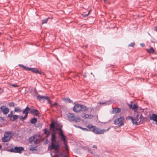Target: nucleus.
<instances>
[{"label": "nucleus", "instance_id": "obj_61", "mask_svg": "<svg viewBox=\"0 0 157 157\" xmlns=\"http://www.w3.org/2000/svg\"><path fill=\"white\" fill-rule=\"evenodd\" d=\"M52 157H56V156H53Z\"/></svg>", "mask_w": 157, "mask_h": 157}, {"label": "nucleus", "instance_id": "obj_27", "mask_svg": "<svg viewBox=\"0 0 157 157\" xmlns=\"http://www.w3.org/2000/svg\"><path fill=\"white\" fill-rule=\"evenodd\" d=\"M148 52L149 53L153 54L154 52V50L152 47H151L148 51Z\"/></svg>", "mask_w": 157, "mask_h": 157}, {"label": "nucleus", "instance_id": "obj_14", "mask_svg": "<svg viewBox=\"0 0 157 157\" xmlns=\"http://www.w3.org/2000/svg\"><path fill=\"white\" fill-rule=\"evenodd\" d=\"M150 119L151 120L157 122V115L155 114H152L151 116L150 117Z\"/></svg>", "mask_w": 157, "mask_h": 157}, {"label": "nucleus", "instance_id": "obj_16", "mask_svg": "<svg viewBox=\"0 0 157 157\" xmlns=\"http://www.w3.org/2000/svg\"><path fill=\"white\" fill-rule=\"evenodd\" d=\"M129 118L131 120L133 124H135L136 125V122L137 121V120L138 119V117L137 116V115L135 119H133L132 117L131 116L129 117Z\"/></svg>", "mask_w": 157, "mask_h": 157}, {"label": "nucleus", "instance_id": "obj_35", "mask_svg": "<svg viewBox=\"0 0 157 157\" xmlns=\"http://www.w3.org/2000/svg\"><path fill=\"white\" fill-rule=\"evenodd\" d=\"M135 44L134 42L131 43L128 45V47H133L135 45Z\"/></svg>", "mask_w": 157, "mask_h": 157}, {"label": "nucleus", "instance_id": "obj_44", "mask_svg": "<svg viewBox=\"0 0 157 157\" xmlns=\"http://www.w3.org/2000/svg\"><path fill=\"white\" fill-rule=\"evenodd\" d=\"M128 106L130 109H132V103H131L130 104H128Z\"/></svg>", "mask_w": 157, "mask_h": 157}, {"label": "nucleus", "instance_id": "obj_7", "mask_svg": "<svg viewBox=\"0 0 157 157\" xmlns=\"http://www.w3.org/2000/svg\"><path fill=\"white\" fill-rule=\"evenodd\" d=\"M60 145L58 144H54L53 142H52L51 144L48 147V149L50 150H54L55 151H58L60 148Z\"/></svg>", "mask_w": 157, "mask_h": 157}, {"label": "nucleus", "instance_id": "obj_59", "mask_svg": "<svg viewBox=\"0 0 157 157\" xmlns=\"http://www.w3.org/2000/svg\"><path fill=\"white\" fill-rule=\"evenodd\" d=\"M64 157H68V156H66Z\"/></svg>", "mask_w": 157, "mask_h": 157}, {"label": "nucleus", "instance_id": "obj_10", "mask_svg": "<svg viewBox=\"0 0 157 157\" xmlns=\"http://www.w3.org/2000/svg\"><path fill=\"white\" fill-rule=\"evenodd\" d=\"M58 124L56 121H52L50 124L49 129L50 130H52L53 131H54L55 130H56V128H58Z\"/></svg>", "mask_w": 157, "mask_h": 157}, {"label": "nucleus", "instance_id": "obj_60", "mask_svg": "<svg viewBox=\"0 0 157 157\" xmlns=\"http://www.w3.org/2000/svg\"><path fill=\"white\" fill-rule=\"evenodd\" d=\"M1 32H0V35H1Z\"/></svg>", "mask_w": 157, "mask_h": 157}, {"label": "nucleus", "instance_id": "obj_8", "mask_svg": "<svg viewBox=\"0 0 157 157\" xmlns=\"http://www.w3.org/2000/svg\"><path fill=\"white\" fill-rule=\"evenodd\" d=\"M24 150V148L22 147H16L14 148H11V149L8 150V151L14 153H21V151Z\"/></svg>", "mask_w": 157, "mask_h": 157}, {"label": "nucleus", "instance_id": "obj_39", "mask_svg": "<svg viewBox=\"0 0 157 157\" xmlns=\"http://www.w3.org/2000/svg\"><path fill=\"white\" fill-rule=\"evenodd\" d=\"M89 117V115L88 114H85L84 116L83 117L84 118H87Z\"/></svg>", "mask_w": 157, "mask_h": 157}, {"label": "nucleus", "instance_id": "obj_23", "mask_svg": "<svg viewBox=\"0 0 157 157\" xmlns=\"http://www.w3.org/2000/svg\"><path fill=\"white\" fill-rule=\"evenodd\" d=\"M14 111L15 112L20 113L21 112V110L19 107H17L14 108Z\"/></svg>", "mask_w": 157, "mask_h": 157}, {"label": "nucleus", "instance_id": "obj_9", "mask_svg": "<svg viewBox=\"0 0 157 157\" xmlns=\"http://www.w3.org/2000/svg\"><path fill=\"white\" fill-rule=\"evenodd\" d=\"M124 118L123 117H120L119 118L115 119L114 121V124H119V126L121 127L124 125V123L123 121Z\"/></svg>", "mask_w": 157, "mask_h": 157}, {"label": "nucleus", "instance_id": "obj_18", "mask_svg": "<svg viewBox=\"0 0 157 157\" xmlns=\"http://www.w3.org/2000/svg\"><path fill=\"white\" fill-rule=\"evenodd\" d=\"M30 110V108L27 106L23 110L22 113L23 114H28L29 111Z\"/></svg>", "mask_w": 157, "mask_h": 157}, {"label": "nucleus", "instance_id": "obj_15", "mask_svg": "<svg viewBox=\"0 0 157 157\" xmlns=\"http://www.w3.org/2000/svg\"><path fill=\"white\" fill-rule=\"evenodd\" d=\"M62 126L59 127L58 128H56V130L59 131V136L61 137L64 135V134L63 132V130L62 129Z\"/></svg>", "mask_w": 157, "mask_h": 157}, {"label": "nucleus", "instance_id": "obj_54", "mask_svg": "<svg viewBox=\"0 0 157 157\" xmlns=\"http://www.w3.org/2000/svg\"><path fill=\"white\" fill-rule=\"evenodd\" d=\"M87 45H86L85 46L86 48H87Z\"/></svg>", "mask_w": 157, "mask_h": 157}, {"label": "nucleus", "instance_id": "obj_58", "mask_svg": "<svg viewBox=\"0 0 157 157\" xmlns=\"http://www.w3.org/2000/svg\"><path fill=\"white\" fill-rule=\"evenodd\" d=\"M148 35H149V36H151V35H150V34L149 33H148Z\"/></svg>", "mask_w": 157, "mask_h": 157}, {"label": "nucleus", "instance_id": "obj_37", "mask_svg": "<svg viewBox=\"0 0 157 157\" xmlns=\"http://www.w3.org/2000/svg\"><path fill=\"white\" fill-rule=\"evenodd\" d=\"M64 145H65V149H66V150L67 151H68V146L66 144V143H65V142H64Z\"/></svg>", "mask_w": 157, "mask_h": 157}, {"label": "nucleus", "instance_id": "obj_5", "mask_svg": "<svg viewBox=\"0 0 157 157\" xmlns=\"http://www.w3.org/2000/svg\"><path fill=\"white\" fill-rule=\"evenodd\" d=\"M67 117L68 120L70 121H74L75 122H79L80 121L79 117L77 116H75L74 114L73 113H68Z\"/></svg>", "mask_w": 157, "mask_h": 157}, {"label": "nucleus", "instance_id": "obj_33", "mask_svg": "<svg viewBox=\"0 0 157 157\" xmlns=\"http://www.w3.org/2000/svg\"><path fill=\"white\" fill-rule=\"evenodd\" d=\"M30 150L33 151H36V148L34 147H33L32 146L30 148Z\"/></svg>", "mask_w": 157, "mask_h": 157}, {"label": "nucleus", "instance_id": "obj_48", "mask_svg": "<svg viewBox=\"0 0 157 157\" xmlns=\"http://www.w3.org/2000/svg\"><path fill=\"white\" fill-rule=\"evenodd\" d=\"M83 77L84 78H86V72L84 73V74L83 75Z\"/></svg>", "mask_w": 157, "mask_h": 157}, {"label": "nucleus", "instance_id": "obj_13", "mask_svg": "<svg viewBox=\"0 0 157 157\" xmlns=\"http://www.w3.org/2000/svg\"><path fill=\"white\" fill-rule=\"evenodd\" d=\"M30 112L31 114H33L34 115L38 116L40 114V112L36 109H32L30 110Z\"/></svg>", "mask_w": 157, "mask_h": 157}, {"label": "nucleus", "instance_id": "obj_4", "mask_svg": "<svg viewBox=\"0 0 157 157\" xmlns=\"http://www.w3.org/2000/svg\"><path fill=\"white\" fill-rule=\"evenodd\" d=\"M13 135V133L11 132L8 131L5 132L4 137L2 139V142H7L9 141Z\"/></svg>", "mask_w": 157, "mask_h": 157}, {"label": "nucleus", "instance_id": "obj_45", "mask_svg": "<svg viewBox=\"0 0 157 157\" xmlns=\"http://www.w3.org/2000/svg\"><path fill=\"white\" fill-rule=\"evenodd\" d=\"M4 121V119L3 117H0V121Z\"/></svg>", "mask_w": 157, "mask_h": 157}, {"label": "nucleus", "instance_id": "obj_50", "mask_svg": "<svg viewBox=\"0 0 157 157\" xmlns=\"http://www.w3.org/2000/svg\"><path fill=\"white\" fill-rule=\"evenodd\" d=\"M154 30L155 31L157 32V26H156L155 27Z\"/></svg>", "mask_w": 157, "mask_h": 157}, {"label": "nucleus", "instance_id": "obj_42", "mask_svg": "<svg viewBox=\"0 0 157 157\" xmlns=\"http://www.w3.org/2000/svg\"><path fill=\"white\" fill-rule=\"evenodd\" d=\"M58 104L56 102H55L54 104H52V105H51V106H54L55 105H57Z\"/></svg>", "mask_w": 157, "mask_h": 157}, {"label": "nucleus", "instance_id": "obj_51", "mask_svg": "<svg viewBox=\"0 0 157 157\" xmlns=\"http://www.w3.org/2000/svg\"><path fill=\"white\" fill-rule=\"evenodd\" d=\"M10 114H11L12 115H13V111H12L10 112Z\"/></svg>", "mask_w": 157, "mask_h": 157}, {"label": "nucleus", "instance_id": "obj_34", "mask_svg": "<svg viewBox=\"0 0 157 157\" xmlns=\"http://www.w3.org/2000/svg\"><path fill=\"white\" fill-rule=\"evenodd\" d=\"M9 105L10 107H13L14 106L15 104L13 102H12L9 103Z\"/></svg>", "mask_w": 157, "mask_h": 157}, {"label": "nucleus", "instance_id": "obj_3", "mask_svg": "<svg viewBox=\"0 0 157 157\" xmlns=\"http://www.w3.org/2000/svg\"><path fill=\"white\" fill-rule=\"evenodd\" d=\"M18 66L19 67L23 68L25 70L31 71L33 73H39L40 75H45L44 73H43L41 71H39L37 68H29L26 67L25 66H24L23 65L21 64H19L18 65Z\"/></svg>", "mask_w": 157, "mask_h": 157}, {"label": "nucleus", "instance_id": "obj_21", "mask_svg": "<svg viewBox=\"0 0 157 157\" xmlns=\"http://www.w3.org/2000/svg\"><path fill=\"white\" fill-rule=\"evenodd\" d=\"M44 131V133L47 136V137H48L50 135V132L49 130L47 128H44L43 129Z\"/></svg>", "mask_w": 157, "mask_h": 157}, {"label": "nucleus", "instance_id": "obj_19", "mask_svg": "<svg viewBox=\"0 0 157 157\" xmlns=\"http://www.w3.org/2000/svg\"><path fill=\"white\" fill-rule=\"evenodd\" d=\"M55 134V133H53L51 134V142H56V136Z\"/></svg>", "mask_w": 157, "mask_h": 157}, {"label": "nucleus", "instance_id": "obj_31", "mask_svg": "<svg viewBox=\"0 0 157 157\" xmlns=\"http://www.w3.org/2000/svg\"><path fill=\"white\" fill-rule=\"evenodd\" d=\"M61 140L63 141L64 142V143L65 142V141H66V136L65 135H64L61 136Z\"/></svg>", "mask_w": 157, "mask_h": 157}, {"label": "nucleus", "instance_id": "obj_12", "mask_svg": "<svg viewBox=\"0 0 157 157\" xmlns=\"http://www.w3.org/2000/svg\"><path fill=\"white\" fill-rule=\"evenodd\" d=\"M36 98L40 101L42 100L43 101H44L46 100V99L48 98V97L41 96L39 94L36 96Z\"/></svg>", "mask_w": 157, "mask_h": 157}, {"label": "nucleus", "instance_id": "obj_2", "mask_svg": "<svg viewBox=\"0 0 157 157\" xmlns=\"http://www.w3.org/2000/svg\"><path fill=\"white\" fill-rule=\"evenodd\" d=\"M88 108L84 105L80 104H75L73 107V110L76 113H79L81 111L86 112L88 109Z\"/></svg>", "mask_w": 157, "mask_h": 157}, {"label": "nucleus", "instance_id": "obj_6", "mask_svg": "<svg viewBox=\"0 0 157 157\" xmlns=\"http://www.w3.org/2000/svg\"><path fill=\"white\" fill-rule=\"evenodd\" d=\"M138 117V119L137 120V122H136V125H137L139 124L142 123L145 121L146 118L144 117L140 113H138L137 115Z\"/></svg>", "mask_w": 157, "mask_h": 157}, {"label": "nucleus", "instance_id": "obj_11", "mask_svg": "<svg viewBox=\"0 0 157 157\" xmlns=\"http://www.w3.org/2000/svg\"><path fill=\"white\" fill-rule=\"evenodd\" d=\"M0 109L4 114H6L9 111V108L6 107V106L4 105L2 106L0 108Z\"/></svg>", "mask_w": 157, "mask_h": 157}, {"label": "nucleus", "instance_id": "obj_1", "mask_svg": "<svg viewBox=\"0 0 157 157\" xmlns=\"http://www.w3.org/2000/svg\"><path fill=\"white\" fill-rule=\"evenodd\" d=\"M87 131H91L96 134H101L104 133V129L101 130L91 124L87 125Z\"/></svg>", "mask_w": 157, "mask_h": 157}, {"label": "nucleus", "instance_id": "obj_63", "mask_svg": "<svg viewBox=\"0 0 157 157\" xmlns=\"http://www.w3.org/2000/svg\"><path fill=\"white\" fill-rule=\"evenodd\" d=\"M1 90V88H0V90Z\"/></svg>", "mask_w": 157, "mask_h": 157}, {"label": "nucleus", "instance_id": "obj_26", "mask_svg": "<svg viewBox=\"0 0 157 157\" xmlns=\"http://www.w3.org/2000/svg\"><path fill=\"white\" fill-rule=\"evenodd\" d=\"M74 126H75L76 127H77V128H81L82 130H83L86 131H87V128H83V127H81L80 126H76V125H74Z\"/></svg>", "mask_w": 157, "mask_h": 157}, {"label": "nucleus", "instance_id": "obj_56", "mask_svg": "<svg viewBox=\"0 0 157 157\" xmlns=\"http://www.w3.org/2000/svg\"><path fill=\"white\" fill-rule=\"evenodd\" d=\"M6 145H8V144H6Z\"/></svg>", "mask_w": 157, "mask_h": 157}, {"label": "nucleus", "instance_id": "obj_52", "mask_svg": "<svg viewBox=\"0 0 157 157\" xmlns=\"http://www.w3.org/2000/svg\"><path fill=\"white\" fill-rule=\"evenodd\" d=\"M89 13H90V12H89L88 13V14H87L86 15H85V17H86L89 14Z\"/></svg>", "mask_w": 157, "mask_h": 157}, {"label": "nucleus", "instance_id": "obj_57", "mask_svg": "<svg viewBox=\"0 0 157 157\" xmlns=\"http://www.w3.org/2000/svg\"><path fill=\"white\" fill-rule=\"evenodd\" d=\"M105 2L106 1H107V0H103Z\"/></svg>", "mask_w": 157, "mask_h": 157}, {"label": "nucleus", "instance_id": "obj_47", "mask_svg": "<svg viewBox=\"0 0 157 157\" xmlns=\"http://www.w3.org/2000/svg\"><path fill=\"white\" fill-rule=\"evenodd\" d=\"M25 114V115L24 117L25 119L27 117L28 114Z\"/></svg>", "mask_w": 157, "mask_h": 157}, {"label": "nucleus", "instance_id": "obj_28", "mask_svg": "<svg viewBox=\"0 0 157 157\" xmlns=\"http://www.w3.org/2000/svg\"><path fill=\"white\" fill-rule=\"evenodd\" d=\"M35 138V137L34 136H32L30 137L29 138V141L30 142L32 143V142L34 140Z\"/></svg>", "mask_w": 157, "mask_h": 157}, {"label": "nucleus", "instance_id": "obj_53", "mask_svg": "<svg viewBox=\"0 0 157 157\" xmlns=\"http://www.w3.org/2000/svg\"><path fill=\"white\" fill-rule=\"evenodd\" d=\"M2 147V146L1 145H0V148H1Z\"/></svg>", "mask_w": 157, "mask_h": 157}, {"label": "nucleus", "instance_id": "obj_20", "mask_svg": "<svg viewBox=\"0 0 157 157\" xmlns=\"http://www.w3.org/2000/svg\"><path fill=\"white\" fill-rule=\"evenodd\" d=\"M19 116L17 115H14L13 116L12 118H10V120L12 121H14L16 120L18 118Z\"/></svg>", "mask_w": 157, "mask_h": 157}, {"label": "nucleus", "instance_id": "obj_62", "mask_svg": "<svg viewBox=\"0 0 157 157\" xmlns=\"http://www.w3.org/2000/svg\"><path fill=\"white\" fill-rule=\"evenodd\" d=\"M109 129V128L107 130H107H108Z\"/></svg>", "mask_w": 157, "mask_h": 157}, {"label": "nucleus", "instance_id": "obj_32", "mask_svg": "<svg viewBox=\"0 0 157 157\" xmlns=\"http://www.w3.org/2000/svg\"><path fill=\"white\" fill-rule=\"evenodd\" d=\"M66 155V154L64 152H62L60 153L59 156H62L63 157H65Z\"/></svg>", "mask_w": 157, "mask_h": 157}, {"label": "nucleus", "instance_id": "obj_25", "mask_svg": "<svg viewBox=\"0 0 157 157\" xmlns=\"http://www.w3.org/2000/svg\"><path fill=\"white\" fill-rule=\"evenodd\" d=\"M98 103L100 104H101L102 105H109L111 104V102L110 101H108L106 102H99Z\"/></svg>", "mask_w": 157, "mask_h": 157}, {"label": "nucleus", "instance_id": "obj_43", "mask_svg": "<svg viewBox=\"0 0 157 157\" xmlns=\"http://www.w3.org/2000/svg\"><path fill=\"white\" fill-rule=\"evenodd\" d=\"M13 115H12L11 114H9L8 115L7 117L10 118H12V117H13Z\"/></svg>", "mask_w": 157, "mask_h": 157}, {"label": "nucleus", "instance_id": "obj_17", "mask_svg": "<svg viewBox=\"0 0 157 157\" xmlns=\"http://www.w3.org/2000/svg\"><path fill=\"white\" fill-rule=\"evenodd\" d=\"M113 113L114 114L118 113L120 112L121 111V109L120 108H115L114 109L113 108Z\"/></svg>", "mask_w": 157, "mask_h": 157}, {"label": "nucleus", "instance_id": "obj_30", "mask_svg": "<svg viewBox=\"0 0 157 157\" xmlns=\"http://www.w3.org/2000/svg\"><path fill=\"white\" fill-rule=\"evenodd\" d=\"M138 108V106L135 104H134L132 106V109L133 110H137Z\"/></svg>", "mask_w": 157, "mask_h": 157}, {"label": "nucleus", "instance_id": "obj_41", "mask_svg": "<svg viewBox=\"0 0 157 157\" xmlns=\"http://www.w3.org/2000/svg\"><path fill=\"white\" fill-rule=\"evenodd\" d=\"M25 119V118L21 116L20 117V120L21 121H24V120Z\"/></svg>", "mask_w": 157, "mask_h": 157}, {"label": "nucleus", "instance_id": "obj_64", "mask_svg": "<svg viewBox=\"0 0 157 157\" xmlns=\"http://www.w3.org/2000/svg\"><path fill=\"white\" fill-rule=\"evenodd\" d=\"M46 141H47L48 140L47 139H46Z\"/></svg>", "mask_w": 157, "mask_h": 157}, {"label": "nucleus", "instance_id": "obj_22", "mask_svg": "<svg viewBox=\"0 0 157 157\" xmlns=\"http://www.w3.org/2000/svg\"><path fill=\"white\" fill-rule=\"evenodd\" d=\"M63 100L65 101V103H72L73 102L69 98H63Z\"/></svg>", "mask_w": 157, "mask_h": 157}, {"label": "nucleus", "instance_id": "obj_29", "mask_svg": "<svg viewBox=\"0 0 157 157\" xmlns=\"http://www.w3.org/2000/svg\"><path fill=\"white\" fill-rule=\"evenodd\" d=\"M49 18V17H48L46 19L43 20L42 22V24L46 23L47 22Z\"/></svg>", "mask_w": 157, "mask_h": 157}, {"label": "nucleus", "instance_id": "obj_24", "mask_svg": "<svg viewBox=\"0 0 157 157\" xmlns=\"http://www.w3.org/2000/svg\"><path fill=\"white\" fill-rule=\"evenodd\" d=\"M37 121V119L35 118H33L31 119L30 120V122L32 124H34L36 123Z\"/></svg>", "mask_w": 157, "mask_h": 157}, {"label": "nucleus", "instance_id": "obj_46", "mask_svg": "<svg viewBox=\"0 0 157 157\" xmlns=\"http://www.w3.org/2000/svg\"><path fill=\"white\" fill-rule=\"evenodd\" d=\"M140 45L142 47H144L145 46V44L144 43H141L140 44Z\"/></svg>", "mask_w": 157, "mask_h": 157}, {"label": "nucleus", "instance_id": "obj_49", "mask_svg": "<svg viewBox=\"0 0 157 157\" xmlns=\"http://www.w3.org/2000/svg\"><path fill=\"white\" fill-rule=\"evenodd\" d=\"M93 147L94 148H96V149H97V147L95 145H94L93 146Z\"/></svg>", "mask_w": 157, "mask_h": 157}, {"label": "nucleus", "instance_id": "obj_36", "mask_svg": "<svg viewBox=\"0 0 157 157\" xmlns=\"http://www.w3.org/2000/svg\"><path fill=\"white\" fill-rule=\"evenodd\" d=\"M46 99L48 101V103L50 104L51 106V105H52V101L50 100L49 98L48 97V98Z\"/></svg>", "mask_w": 157, "mask_h": 157}, {"label": "nucleus", "instance_id": "obj_40", "mask_svg": "<svg viewBox=\"0 0 157 157\" xmlns=\"http://www.w3.org/2000/svg\"><path fill=\"white\" fill-rule=\"evenodd\" d=\"M38 140V139L35 138L34 140L33 141H34V144H37Z\"/></svg>", "mask_w": 157, "mask_h": 157}, {"label": "nucleus", "instance_id": "obj_38", "mask_svg": "<svg viewBox=\"0 0 157 157\" xmlns=\"http://www.w3.org/2000/svg\"><path fill=\"white\" fill-rule=\"evenodd\" d=\"M10 85L11 86H12L14 87H18V86L16 84H13L12 83L10 84Z\"/></svg>", "mask_w": 157, "mask_h": 157}, {"label": "nucleus", "instance_id": "obj_55", "mask_svg": "<svg viewBox=\"0 0 157 157\" xmlns=\"http://www.w3.org/2000/svg\"><path fill=\"white\" fill-rule=\"evenodd\" d=\"M90 74L91 75H93V73L92 72H91Z\"/></svg>", "mask_w": 157, "mask_h": 157}]
</instances>
